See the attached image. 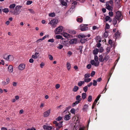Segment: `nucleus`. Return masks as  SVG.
Returning <instances> with one entry per match:
<instances>
[{
	"label": "nucleus",
	"instance_id": "30",
	"mask_svg": "<svg viewBox=\"0 0 130 130\" xmlns=\"http://www.w3.org/2000/svg\"><path fill=\"white\" fill-rule=\"evenodd\" d=\"M69 32L71 34H75L76 33V31L75 30H70L69 31Z\"/></svg>",
	"mask_w": 130,
	"mask_h": 130
},
{
	"label": "nucleus",
	"instance_id": "20",
	"mask_svg": "<svg viewBox=\"0 0 130 130\" xmlns=\"http://www.w3.org/2000/svg\"><path fill=\"white\" fill-rule=\"evenodd\" d=\"M67 68L68 70H69L71 68V65L70 63L69 62H67L66 63Z\"/></svg>",
	"mask_w": 130,
	"mask_h": 130
},
{
	"label": "nucleus",
	"instance_id": "62",
	"mask_svg": "<svg viewBox=\"0 0 130 130\" xmlns=\"http://www.w3.org/2000/svg\"><path fill=\"white\" fill-rule=\"evenodd\" d=\"M110 47H107L106 49V50L107 51V53H108L110 51Z\"/></svg>",
	"mask_w": 130,
	"mask_h": 130
},
{
	"label": "nucleus",
	"instance_id": "59",
	"mask_svg": "<svg viewBox=\"0 0 130 130\" xmlns=\"http://www.w3.org/2000/svg\"><path fill=\"white\" fill-rule=\"evenodd\" d=\"M95 72L94 71H92L91 73V77H93L95 74Z\"/></svg>",
	"mask_w": 130,
	"mask_h": 130
},
{
	"label": "nucleus",
	"instance_id": "63",
	"mask_svg": "<svg viewBox=\"0 0 130 130\" xmlns=\"http://www.w3.org/2000/svg\"><path fill=\"white\" fill-rule=\"evenodd\" d=\"M109 15L110 17H112L113 16V14L112 12H109Z\"/></svg>",
	"mask_w": 130,
	"mask_h": 130
},
{
	"label": "nucleus",
	"instance_id": "7",
	"mask_svg": "<svg viewBox=\"0 0 130 130\" xmlns=\"http://www.w3.org/2000/svg\"><path fill=\"white\" fill-rule=\"evenodd\" d=\"M115 18L120 22L122 19V16L121 13L119 11H118L116 12Z\"/></svg>",
	"mask_w": 130,
	"mask_h": 130
},
{
	"label": "nucleus",
	"instance_id": "5",
	"mask_svg": "<svg viewBox=\"0 0 130 130\" xmlns=\"http://www.w3.org/2000/svg\"><path fill=\"white\" fill-rule=\"evenodd\" d=\"M62 122H63L62 121L60 122L59 123H58L56 121H53V123L55 125V126L57 127L56 128V130H59L61 127L62 126Z\"/></svg>",
	"mask_w": 130,
	"mask_h": 130
},
{
	"label": "nucleus",
	"instance_id": "61",
	"mask_svg": "<svg viewBox=\"0 0 130 130\" xmlns=\"http://www.w3.org/2000/svg\"><path fill=\"white\" fill-rule=\"evenodd\" d=\"M44 106V103H41V105L40 106V108H42Z\"/></svg>",
	"mask_w": 130,
	"mask_h": 130
},
{
	"label": "nucleus",
	"instance_id": "45",
	"mask_svg": "<svg viewBox=\"0 0 130 130\" xmlns=\"http://www.w3.org/2000/svg\"><path fill=\"white\" fill-rule=\"evenodd\" d=\"M104 36L105 38L107 37L108 36V34L107 32L105 31V32L104 33Z\"/></svg>",
	"mask_w": 130,
	"mask_h": 130
},
{
	"label": "nucleus",
	"instance_id": "34",
	"mask_svg": "<svg viewBox=\"0 0 130 130\" xmlns=\"http://www.w3.org/2000/svg\"><path fill=\"white\" fill-rule=\"evenodd\" d=\"M100 58H99V60L100 62H103L104 60H103V57L102 55H100L99 56Z\"/></svg>",
	"mask_w": 130,
	"mask_h": 130
},
{
	"label": "nucleus",
	"instance_id": "38",
	"mask_svg": "<svg viewBox=\"0 0 130 130\" xmlns=\"http://www.w3.org/2000/svg\"><path fill=\"white\" fill-rule=\"evenodd\" d=\"M109 58V57L108 55H106L104 58L103 59V60L107 61Z\"/></svg>",
	"mask_w": 130,
	"mask_h": 130
},
{
	"label": "nucleus",
	"instance_id": "29",
	"mask_svg": "<svg viewBox=\"0 0 130 130\" xmlns=\"http://www.w3.org/2000/svg\"><path fill=\"white\" fill-rule=\"evenodd\" d=\"M87 36H85L84 34H80V35H79L78 36V37L79 38H83L86 37Z\"/></svg>",
	"mask_w": 130,
	"mask_h": 130
},
{
	"label": "nucleus",
	"instance_id": "16",
	"mask_svg": "<svg viewBox=\"0 0 130 130\" xmlns=\"http://www.w3.org/2000/svg\"><path fill=\"white\" fill-rule=\"evenodd\" d=\"M88 107V105L87 104L85 105L83 108V110L84 112H87V111Z\"/></svg>",
	"mask_w": 130,
	"mask_h": 130
},
{
	"label": "nucleus",
	"instance_id": "23",
	"mask_svg": "<svg viewBox=\"0 0 130 130\" xmlns=\"http://www.w3.org/2000/svg\"><path fill=\"white\" fill-rule=\"evenodd\" d=\"M85 83L84 81H79L78 83V85L79 86H81Z\"/></svg>",
	"mask_w": 130,
	"mask_h": 130
},
{
	"label": "nucleus",
	"instance_id": "57",
	"mask_svg": "<svg viewBox=\"0 0 130 130\" xmlns=\"http://www.w3.org/2000/svg\"><path fill=\"white\" fill-rule=\"evenodd\" d=\"M62 118L60 116H59L56 119V120H57L58 121H59L61 120Z\"/></svg>",
	"mask_w": 130,
	"mask_h": 130
},
{
	"label": "nucleus",
	"instance_id": "35",
	"mask_svg": "<svg viewBox=\"0 0 130 130\" xmlns=\"http://www.w3.org/2000/svg\"><path fill=\"white\" fill-rule=\"evenodd\" d=\"M3 11L6 13H8L9 11V9L8 8H5L2 10Z\"/></svg>",
	"mask_w": 130,
	"mask_h": 130
},
{
	"label": "nucleus",
	"instance_id": "46",
	"mask_svg": "<svg viewBox=\"0 0 130 130\" xmlns=\"http://www.w3.org/2000/svg\"><path fill=\"white\" fill-rule=\"evenodd\" d=\"M61 4L64 6H66L67 5V3L64 1H62L61 2Z\"/></svg>",
	"mask_w": 130,
	"mask_h": 130
},
{
	"label": "nucleus",
	"instance_id": "47",
	"mask_svg": "<svg viewBox=\"0 0 130 130\" xmlns=\"http://www.w3.org/2000/svg\"><path fill=\"white\" fill-rule=\"evenodd\" d=\"M15 5L14 4H13L11 5L10 6L9 8H11V9L13 8H14L15 7Z\"/></svg>",
	"mask_w": 130,
	"mask_h": 130
},
{
	"label": "nucleus",
	"instance_id": "52",
	"mask_svg": "<svg viewBox=\"0 0 130 130\" xmlns=\"http://www.w3.org/2000/svg\"><path fill=\"white\" fill-rule=\"evenodd\" d=\"M97 85V81L95 80H93V86H96Z\"/></svg>",
	"mask_w": 130,
	"mask_h": 130
},
{
	"label": "nucleus",
	"instance_id": "15",
	"mask_svg": "<svg viewBox=\"0 0 130 130\" xmlns=\"http://www.w3.org/2000/svg\"><path fill=\"white\" fill-rule=\"evenodd\" d=\"M39 53L37 52H36L32 56V58L34 59L37 58L39 56Z\"/></svg>",
	"mask_w": 130,
	"mask_h": 130
},
{
	"label": "nucleus",
	"instance_id": "54",
	"mask_svg": "<svg viewBox=\"0 0 130 130\" xmlns=\"http://www.w3.org/2000/svg\"><path fill=\"white\" fill-rule=\"evenodd\" d=\"M96 62H95L94 65L95 66H98L99 64V62L98 61H96Z\"/></svg>",
	"mask_w": 130,
	"mask_h": 130
},
{
	"label": "nucleus",
	"instance_id": "19",
	"mask_svg": "<svg viewBox=\"0 0 130 130\" xmlns=\"http://www.w3.org/2000/svg\"><path fill=\"white\" fill-rule=\"evenodd\" d=\"M77 41L76 39H71L69 42L71 44H75L76 43Z\"/></svg>",
	"mask_w": 130,
	"mask_h": 130
},
{
	"label": "nucleus",
	"instance_id": "14",
	"mask_svg": "<svg viewBox=\"0 0 130 130\" xmlns=\"http://www.w3.org/2000/svg\"><path fill=\"white\" fill-rule=\"evenodd\" d=\"M71 118V114L69 113L68 115H66L64 117V119L66 120H68Z\"/></svg>",
	"mask_w": 130,
	"mask_h": 130
},
{
	"label": "nucleus",
	"instance_id": "55",
	"mask_svg": "<svg viewBox=\"0 0 130 130\" xmlns=\"http://www.w3.org/2000/svg\"><path fill=\"white\" fill-rule=\"evenodd\" d=\"M18 83L16 82H13L12 83V85L14 87H16Z\"/></svg>",
	"mask_w": 130,
	"mask_h": 130
},
{
	"label": "nucleus",
	"instance_id": "43",
	"mask_svg": "<svg viewBox=\"0 0 130 130\" xmlns=\"http://www.w3.org/2000/svg\"><path fill=\"white\" fill-rule=\"evenodd\" d=\"M92 100V97L90 95L88 96V102H90Z\"/></svg>",
	"mask_w": 130,
	"mask_h": 130
},
{
	"label": "nucleus",
	"instance_id": "1",
	"mask_svg": "<svg viewBox=\"0 0 130 130\" xmlns=\"http://www.w3.org/2000/svg\"><path fill=\"white\" fill-rule=\"evenodd\" d=\"M113 5V1L111 0L109 2L106 3V8L109 11H112V10Z\"/></svg>",
	"mask_w": 130,
	"mask_h": 130
},
{
	"label": "nucleus",
	"instance_id": "32",
	"mask_svg": "<svg viewBox=\"0 0 130 130\" xmlns=\"http://www.w3.org/2000/svg\"><path fill=\"white\" fill-rule=\"evenodd\" d=\"M91 80V78H85L84 79V82H85L88 83L90 82Z\"/></svg>",
	"mask_w": 130,
	"mask_h": 130
},
{
	"label": "nucleus",
	"instance_id": "37",
	"mask_svg": "<svg viewBox=\"0 0 130 130\" xmlns=\"http://www.w3.org/2000/svg\"><path fill=\"white\" fill-rule=\"evenodd\" d=\"M90 74L89 73H87L85 74L84 75V77L85 78H88L90 77Z\"/></svg>",
	"mask_w": 130,
	"mask_h": 130
},
{
	"label": "nucleus",
	"instance_id": "4",
	"mask_svg": "<svg viewBox=\"0 0 130 130\" xmlns=\"http://www.w3.org/2000/svg\"><path fill=\"white\" fill-rule=\"evenodd\" d=\"M3 58L7 61H11L13 60L14 57L12 55L5 54L4 55Z\"/></svg>",
	"mask_w": 130,
	"mask_h": 130
},
{
	"label": "nucleus",
	"instance_id": "3",
	"mask_svg": "<svg viewBox=\"0 0 130 130\" xmlns=\"http://www.w3.org/2000/svg\"><path fill=\"white\" fill-rule=\"evenodd\" d=\"M63 27L61 26H59L56 28L54 30V32L55 34L58 35L61 34L63 30Z\"/></svg>",
	"mask_w": 130,
	"mask_h": 130
},
{
	"label": "nucleus",
	"instance_id": "58",
	"mask_svg": "<svg viewBox=\"0 0 130 130\" xmlns=\"http://www.w3.org/2000/svg\"><path fill=\"white\" fill-rule=\"evenodd\" d=\"M4 61L3 60H2L0 61V65L2 64L3 65L4 64Z\"/></svg>",
	"mask_w": 130,
	"mask_h": 130
},
{
	"label": "nucleus",
	"instance_id": "25",
	"mask_svg": "<svg viewBox=\"0 0 130 130\" xmlns=\"http://www.w3.org/2000/svg\"><path fill=\"white\" fill-rule=\"evenodd\" d=\"M77 21L79 23H82L83 21V19L82 17L78 18L77 19Z\"/></svg>",
	"mask_w": 130,
	"mask_h": 130
},
{
	"label": "nucleus",
	"instance_id": "48",
	"mask_svg": "<svg viewBox=\"0 0 130 130\" xmlns=\"http://www.w3.org/2000/svg\"><path fill=\"white\" fill-rule=\"evenodd\" d=\"M32 3V1H27L26 4L27 5H30Z\"/></svg>",
	"mask_w": 130,
	"mask_h": 130
},
{
	"label": "nucleus",
	"instance_id": "26",
	"mask_svg": "<svg viewBox=\"0 0 130 130\" xmlns=\"http://www.w3.org/2000/svg\"><path fill=\"white\" fill-rule=\"evenodd\" d=\"M120 33L118 31H117L115 34V36L116 38L120 36Z\"/></svg>",
	"mask_w": 130,
	"mask_h": 130
},
{
	"label": "nucleus",
	"instance_id": "21",
	"mask_svg": "<svg viewBox=\"0 0 130 130\" xmlns=\"http://www.w3.org/2000/svg\"><path fill=\"white\" fill-rule=\"evenodd\" d=\"M112 22L113 23V24L114 26H117V19L116 18L114 19L112 21Z\"/></svg>",
	"mask_w": 130,
	"mask_h": 130
},
{
	"label": "nucleus",
	"instance_id": "28",
	"mask_svg": "<svg viewBox=\"0 0 130 130\" xmlns=\"http://www.w3.org/2000/svg\"><path fill=\"white\" fill-rule=\"evenodd\" d=\"M98 52L99 50L98 48H95L93 51V53L94 54L96 55L98 54Z\"/></svg>",
	"mask_w": 130,
	"mask_h": 130
},
{
	"label": "nucleus",
	"instance_id": "8",
	"mask_svg": "<svg viewBox=\"0 0 130 130\" xmlns=\"http://www.w3.org/2000/svg\"><path fill=\"white\" fill-rule=\"evenodd\" d=\"M22 7V6H17L15 8V10L16 11H14L13 13L14 14L17 15L19 14L20 12V11L21 8Z\"/></svg>",
	"mask_w": 130,
	"mask_h": 130
},
{
	"label": "nucleus",
	"instance_id": "49",
	"mask_svg": "<svg viewBox=\"0 0 130 130\" xmlns=\"http://www.w3.org/2000/svg\"><path fill=\"white\" fill-rule=\"evenodd\" d=\"M28 10L29 12L32 14H34L35 13V12L34 11V10L31 9H28Z\"/></svg>",
	"mask_w": 130,
	"mask_h": 130
},
{
	"label": "nucleus",
	"instance_id": "9",
	"mask_svg": "<svg viewBox=\"0 0 130 130\" xmlns=\"http://www.w3.org/2000/svg\"><path fill=\"white\" fill-rule=\"evenodd\" d=\"M26 64L24 63H22L20 64L18 66V69L19 71H22L25 68Z\"/></svg>",
	"mask_w": 130,
	"mask_h": 130
},
{
	"label": "nucleus",
	"instance_id": "39",
	"mask_svg": "<svg viewBox=\"0 0 130 130\" xmlns=\"http://www.w3.org/2000/svg\"><path fill=\"white\" fill-rule=\"evenodd\" d=\"M79 101H76L75 102L73 103L72 104V106L73 107L75 106L76 105L78 104L79 103Z\"/></svg>",
	"mask_w": 130,
	"mask_h": 130
},
{
	"label": "nucleus",
	"instance_id": "42",
	"mask_svg": "<svg viewBox=\"0 0 130 130\" xmlns=\"http://www.w3.org/2000/svg\"><path fill=\"white\" fill-rule=\"evenodd\" d=\"M55 14L54 13H50L49 15L50 17H53L55 16Z\"/></svg>",
	"mask_w": 130,
	"mask_h": 130
},
{
	"label": "nucleus",
	"instance_id": "56",
	"mask_svg": "<svg viewBox=\"0 0 130 130\" xmlns=\"http://www.w3.org/2000/svg\"><path fill=\"white\" fill-rule=\"evenodd\" d=\"M6 82L8 84H9L10 83V80L9 78H7L6 79Z\"/></svg>",
	"mask_w": 130,
	"mask_h": 130
},
{
	"label": "nucleus",
	"instance_id": "13",
	"mask_svg": "<svg viewBox=\"0 0 130 130\" xmlns=\"http://www.w3.org/2000/svg\"><path fill=\"white\" fill-rule=\"evenodd\" d=\"M53 128V127L52 126H49L46 125L43 126V128L46 130H51Z\"/></svg>",
	"mask_w": 130,
	"mask_h": 130
},
{
	"label": "nucleus",
	"instance_id": "64",
	"mask_svg": "<svg viewBox=\"0 0 130 130\" xmlns=\"http://www.w3.org/2000/svg\"><path fill=\"white\" fill-rule=\"evenodd\" d=\"M85 127L83 126L82 127H80L79 129V130H86L85 129Z\"/></svg>",
	"mask_w": 130,
	"mask_h": 130
},
{
	"label": "nucleus",
	"instance_id": "51",
	"mask_svg": "<svg viewBox=\"0 0 130 130\" xmlns=\"http://www.w3.org/2000/svg\"><path fill=\"white\" fill-rule=\"evenodd\" d=\"M44 65L45 63L43 62H41L40 64V66L41 68H42Z\"/></svg>",
	"mask_w": 130,
	"mask_h": 130
},
{
	"label": "nucleus",
	"instance_id": "27",
	"mask_svg": "<svg viewBox=\"0 0 130 130\" xmlns=\"http://www.w3.org/2000/svg\"><path fill=\"white\" fill-rule=\"evenodd\" d=\"M80 96L79 95H77L76 97V100L77 101H79V102L81 100V99L80 98Z\"/></svg>",
	"mask_w": 130,
	"mask_h": 130
},
{
	"label": "nucleus",
	"instance_id": "11",
	"mask_svg": "<svg viewBox=\"0 0 130 130\" xmlns=\"http://www.w3.org/2000/svg\"><path fill=\"white\" fill-rule=\"evenodd\" d=\"M73 120H74V121L75 120L76 121V123L75 124V126H77L78 125H79V121L78 120V118L76 116H74L73 118Z\"/></svg>",
	"mask_w": 130,
	"mask_h": 130
},
{
	"label": "nucleus",
	"instance_id": "24",
	"mask_svg": "<svg viewBox=\"0 0 130 130\" xmlns=\"http://www.w3.org/2000/svg\"><path fill=\"white\" fill-rule=\"evenodd\" d=\"M79 89V87L77 86H75L73 89V91L76 92Z\"/></svg>",
	"mask_w": 130,
	"mask_h": 130
},
{
	"label": "nucleus",
	"instance_id": "6",
	"mask_svg": "<svg viewBox=\"0 0 130 130\" xmlns=\"http://www.w3.org/2000/svg\"><path fill=\"white\" fill-rule=\"evenodd\" d=\"M88 26V24H82L79 26V28L82 31H86L88 30V28L87 26Z\"/></svg>",
	"mask_w": 130,
	"mask_h": 130
},
{
	"label": "nucleus",
	"instance_id": "41",
	"mask_svg": "<svg viewBox=\"0 0 130 130\" xmlns=\"http://www.w3.org/2000/svg\"><path fill=\"white\" fill-rule=\"evenodd\" d=\"M109 25L107 23L106 24V25L105 27V29H109L110 28Z\"/></svg>",
	"mask_w": 130,
	"mask_h": 130
},
{
	"label": "nucleus",
	"instance_id": "40",
	"mask_svg": "<svg viewBox=\"0 0 130 130\" xmlns=\"http://www.w3.org/2000/svg\"><path fill=\"white\" fill-rule=\"evenodd\" d=\"M63 47V46L61 44H59L57 46V48L61 50Z\"/></svg>",
	"mask_w": 130,
	"mask_h": 130
},
{
	"label": "nucleus",
	"instance_id": "18",
	"mask_svg": "<svg viewBox=\"0 0 130 130\" xmlns=\"http://www.w3.org/2000/svg\"><path fill=\"white\" fill-rule=\"evenodd\" d=\"M62 35L64 37L66 38H68L69 37H70L71 36V35L69 34H68L67 33L65 32L63 33L62 34Z\"/></svg>",
	"mask_w": 130,
	"mask_h": 130
},
{
	"label": "nucleus",
	"instance_id": "10",
	"mask_svg": "<svg viewBox=\"0 0 130 130\" xmlns=\"http://www.w3.org/2000/svg\"><path fill=\"white\" fill-rule=\"evenodd\" d=\"M51 109H49L43 113V116L44 117H48L50 115Z\"/></svg>",
	"mask_w": 130,
	"mask_h": 130
},
{
	"label": "nucleus",
	"instance_id": "2",
	"mask_svg": "<svg viewBox=\"0 0 130 130\" xmlns=\"http://www.w3.org/2000/svg\"><path fill=\"white\" fill-rule=\"evenodd\" d=\"M58 22V21L57 20L54 19L51 20L48 23V24L50 25L52 28H54L56 27Z\"/></svg>",
	"mask_w": 130,
	"mask_h": 130
},
{
	"label": "nucleus",
	"instance_id": "44",
	"mask_svg": "<svg viewBox=\"0 0 130 130\" xmlns=\"http://www.w3.org/2000/svg\"><path fill=\"white\" fill-rule=\"evenodd\" d=\"M88 89V87L87 86H85L83 88V90L85 92H86L87 91Z\"/></svg>",
	"mask_w": 130,
	"mask_h": 130
},
{
	"label": "nucleus",
	"instance_id": "12",
	"mask_svg": "<svg viewBox=\"0 0 130 130\" xmlns=\"http://www.w3.org/2000/svg\"><path fill=\"white\" fill-rule=\"evenodd\" d=\"M8 71L10 73H11L13 72V66L12 65H10L9 66L8 68Z\"/></svg>",
	"mask_w": 130,
	"mask_h": 130
},
{
	"label": "nucleus",
	"instance_id": "33",
	"mask_svg": "<svg viewBox=\"0 0 130 130\" xmlns=\"http://www.w3.org/2000/svg\"><path fill=\"white\" fill-rule=\"evenodd\" d=\"M72 4L74 5H73L71 7V8L73 9L75 8V5L77 4V3L75 1H74L73 2V3H72Z\"/></svg>",
	"mask_w": 130,
	"mask_h": 130
},
{
	"label": "nucleus",
	"instance_id": "31",
	"mask_svg": "<svg viewBox=\"0 0 130 130\" xmlns=\"http://www.w3.org/2000/svg\"><path fill=\"white\" fill-rule=\"evenodd\" d=\"M76 110L74 108H72L70 111V112L72 114H75Z\"/></svg>",
	"mask_w": 130,
	"mask_h": 130
},
{
	"label": "nucleus",
	"instance_id": "53",
	"mask_svg": "<svg viewBox=\"0 0 130 130\" xmlns=\"http://www.w3.org/2000/svg\"><path fill=\"white\" fill-rule=\"evenodd\" d=\"M48 58L50 60H53V58L52 56L51 55H48Z\"/></svg>",
	"mask_w": 130,
	"mask_h": 130
},
{
	"label": "nucleus",
	"instance_id": "36",
	"mask_svg": "<svg viewBox=\"0 0 130 130\" xmlns=\"http://www.w3.org/2000/svg\"><path fill=\"white\" fill-rule=\"evenodd\" d=\"M86 97V94L85 93H83L82 94V98L84 99H85Z\"/></svg>",
	"mask_w": 130,
	"mask_h": 130
},
{
	"label": "nucleus",
	"instance_id": "17",
	"mask_svg": "<svg viewBox=\"0 0 130 130\" xmlns=\"http://www.w3.org/2000/svg\"><path fill=\"white\" fill-rule=\"evenodd\" d=\"M105 19V21L106 22L108 21L109 22H111L112 21L111 18L108 16H106Z\"/></svg>",
	"mask_w": 130,
	"mask_h": 130
},
{
	"label": "nucleus",
	"instance_id": "50",
	"mask_svg": "<svg viewBox=\"0 0 130 130\" xmlns=\"http://www.w3.org/2000/svg\"><path fill=\"white\" fill-rule=\"evenodd\" d=\"M87 40L86 39H82L81 40L80 42L82 43H84L85 42L87 41Z\"/></svg>",
	"mask_w": 130,
	"mask_h": 130
},
{
	"label": "nucleus",
	"instance_id": "22",
	"mask_svg": "<svg viewBox=\"0 0 130 130\" xmlns=\"http://www.w3.org/2000/svg\"><path fill=\"white\" fill-rule=\"evenodd\" d=\"M55 38L57 39H61L63 40V38L61 36L58 35H56L55 37Z\"/></svg>",
	"mask_w": 130,
	"mask_h": 130
},
{
	"label": "nucleus",
	"instance_id": "60",
	"mask_svg": "<svg viewBox=\"0 0 130 130\" xmlns=\"http://www.w3.org/2000/svg\"><path fill=\"white\" fill-rule=\"evenodd\" d=\"M60 85L59 84H57L55 86V87L56 89H57L60 87Z\"/></svg>",
	"mask_w": 130,
	"mask_h": 130
}]
</instances>
